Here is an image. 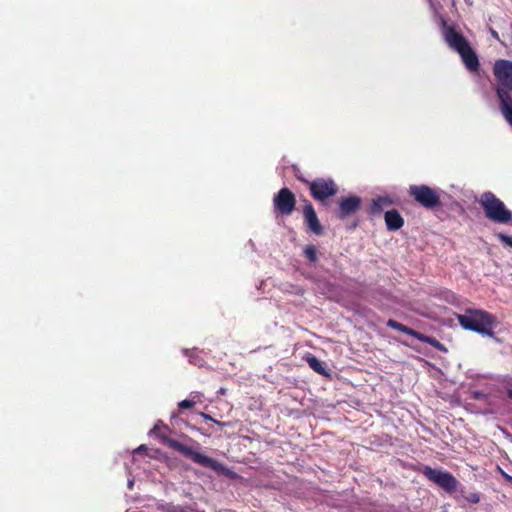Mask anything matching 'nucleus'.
<instances>
[{"label":"nucleus","instance_id":"obj_1","mask_svg":"<svg viewBox=\"0 0 512 512\" xmlns=\"http://www.w3.org/2000/svg\"><path fill=\"white\" fill-rule=\"evenodd\" d=\"M443 25V37L445 42L461 56L465 67L469 71L476 72L479 69V60L469 42L453 27L446 26L445 21H443Z\"/></svg>","mask_w":512,"mask_h":512},{"label":"nucleus","instance_id":"obj_2","mask_svg":"<svg viewBox=\"0 0 512 512\" xmlns=\"http://www.w3.org/2000/svg\"><path fill=\"white\" fill-rule=\"evenodd\" d=\"M457 320L465 330L488 337L495 336L493 328L496 326V318L484 310L467 309L464 314L457 315Z\"/></svg>","mask_w":512,"mask_h":512},{"label":"nucleus","instance_id":"obj_3","mask_svg":"<svg viewBox=\"0 0 512 512\" xmlns=\"http://www.w3.org/2000/svg\"><path fill=\"white\" fill-rule=\"evenodd\" d=\"M152 433H155L160 438L161 442L168 446L169 448L174 449L175 451L183 454L185 457L190 458L194 463L199 464L203 467H208L213 469L214 471H222L223 465L217 460L208 457L200 452L193 450L191 447L183 445L177 440L171 439L165 435H162L158 432V426L155 425L151 430Z\"/></svg>","mask_w":512,"mask_h":512},{"label":"nucleus","instance_id":"obj_4","mask_svg":"<svg viewBox=\"0 0 512 512\" xmlns=\"http://www.w3.org/2000/svg\"><path fill=\"white\" fill-rule=\"evenodd\" d=\"M487 219L498 224H507L512 220V212L506 208L503 201L492 192H484L479 200Z\"/></svg>","mask_w":512,"mask_h":512},{"label":"nucleus","instance_id":"obj_5","mask_svg":"<svg viewBox=\"0 0 512 512\" xmlns=\"http://www.w3.org/2000/svg\"><path fill=\"white\" fill-rule=\"evenodd\" d=\"M493 74L496 78L497 96L512 93V61L500 59L494 63Z\"/></svg>","mask_w":512,"mask_h":512},{"label":"nucleus","instance_id":"obj_6","mask_svg":"<svg viewBox=\"0 0 512 512\" xmlns=\"http://www.w3.org/2000/svg\"><path fill=\"white\" fill-rule=\"evenodd\" d=\"M409 194L426 209H434L441 205L439 191L427 185H411Z\"/></svg>","mask_w":512,"mask_h":512},{"label":"nucleus","instance_id":"obj_7","mask_svg":"<svg viewBox=\"0 0 512 512\" xmlns=\"http://www.w3.org/2000/svg\"><path fill=\"white\" fill-rule=\"evenodd\" d=\"M423 475L431 482L437 484L448 493H455L458 486L457 479L448 471L424 466Z\"/></svg>","mask_w":512,"mask_h":512},{"label":"nucleus","instance_id":"obj_8","mask_svg":"<svg viewBox=\"0 0 512 512\" xmlns=\"http://www.w3.org/2000/svg\"><path fill=\"white\" fill-rule=\"evenodd\" d=\"M309 188L313 198L323 203L338 192L332 179L317 178L309 183Z\"/></svg>","mask_w":512,"mask_h":512},{"label":"nucleus","instance_id":"obj_9","mask_svg":"<svg viewBox=\"0 0 512 512\" xmlns=\"http://www.w3.org/2000/svg\"><path fill=\"white\" fill-rule=\"evenodd\" d=\"M295 196L288 188H282L273 199L276 210L283 215H290L295 209Z\"/></svg>","mask_w":512,"mask_h":512},{"label":"nucleus","instance_id":"obj_10","mask_svg":"<svg viewBox=\"0 0 512 512\" xmlns=\"http://www.w3.org/2000/svg\"><path fill=\"white\" fill-rule=\"evenodd\" d=\"M361 200L357 196H350L343 198L339 202L338 217L345 219L348 216L354 214L360 208Z\"/></svg>","mask_w":512,"mask_h":512},{"label":"nucleus","instance_id":"obj_11","mask_svg":"<svg viewBox=\"0 0 512 512\" xmlns=\"http://www.w3.org/2000/svg\"><path fill=\"white\" fill-rule=\"evenodd\" d=\"M303 213L305 222L309 229L311 230V232H313L316 235H321L323 232V228L318 220L316 212L311 203H307L305 205Z\"/></svg>","mask_w":512,"mask_h":512},{"label":"nucleus","instance_id":"obj_12","mask_svg":"<svg viewBox=\"0 0 512 512\" xmlns=\"http://www.w3.org/2000/svg\"><path fill=\"white\" fill-rule=\"evenodd\" d=\"M384 218H385V223H386L387 229L390 231H396V230L400 229L404 224V220H403L402 216L395 209L387 211L385 213Z\"/></svg>","mask_w":512,"mask_h":512},{"label":"nucleus","instance_id":"obj_13","mask_svg":"<svg viewBox=\"0 0 512 512\" xmlns=\"http://www.w3.org/2000/svg\"><path fill=\"white\" fill-rule=\"evenodd\" d=\"M499 100V107L505 120L512 126V96L500 95L497 96Z\"/></svg>","mask_w":512,"mask_h":512},{"label":"nucleus","instance_id":"obj_14","mask_svg":"<svg viewBox=\"0 0 512 512\" xmlns=\"http://www.w3.org/2000/svg\"><path fill=\"white\" fill-rule=\"evenodd\" d=\"M392 203L393 201L388 196L378 197L372 202L371 212L372 214L381 213L385 207L390 206Z\"/></svg>","mask_w":512,"mask_h":512},{"label":"nucleus","instance_id":"obj_15","mask_svg":"<svg viewBox=\"0 0 512 512\" xmlns=\"http://www.w3.org/2000/svg\"><path fill=\"white\" fill-rule=\"evenodd\" d=\"M387 326L394 329V330H397V331H400L404 334H407V335H410V336H413L414 338H417L418 337V334L419 332L403 325L402 323L396 321V320H393V319H389L387 321Z\"/></svg>","mask_w":512,"mask_h":512},{"label":"nucleus","instance_id":"obj_16","mask_svg":"<svg viewBox=\"0 0 512 512\" xmlns=\"http://www.w3.org/2000/svg\"><path fill=\"white\" fill-rule=\"evenodd\" d=\"M454 498L460 502L461 499H465L469 503L477 504L480 501V495L478 493L465 494L463 489H457Z\"/></svg>","mask_w":512,"mask_h":512},{"label":"nucleus","instance_id":"obj_17","mask_svg":"<svg viewBox=\"0 0 512 512\" xmlns=\"http://www.w3.org/2000/svg\"><path fill=\"white\" fill-rule=\"evenodd\" d=\"M306 361L309 364L310 368L313 369L315 372L326 375V370L323 366V363L317 359L314 355H308L306 357Z\"/></svg>","mask_w":512,"mask_h":512},{"label":"nucleus","instance_id":"obj_18","mask_svg":"<svg viewBox=\"0 0 512 512\" xmlns=\"http://www.w3.org/2000/svg\"><path fill=\"white\" fill-rule=\"evenodd\" d=\"M417 340L423 342V343H427L429 345H431L432 347L440 350V351H446V348L444 347V345L442 343H440L436 338L434 337H431V336H426L422 333L419 332L418 334V337L416 338Z\"/></svg>","mask_w":512,"mask_h":512},{"label":"nucleus","instance_id":"obj_19","mask_svg":"<svg viewBox=\"0 0 512 512\" xmlns=\"http://www.w3.org/2000/svg\"><path fill=\"white\" fill-rule=\"evenodd\" d=\"M201 395L198 392L192 393L190 399H185L179 402L178 406L180 409H190L192 408L197 402L200 401Z\"/></svg>","mask_w":512,"mask_h":512},{"label":"nucleus","instance_id":"obj_20","mask_svg":"<svg viewBox=\"0 0 512 512\" xmlns=\"http://www.w3.org/2000/svg\"><path fill=\"white\" fill-rule=\"evenodd\" d=\"M184 352L188 355L190 363H192V364H194L196 366H202L203 365L204 360H203L202 357H200L198 355V352H197L196 349H193L191 351L185 350Z\"/></svg>","mask_w":512,"mask_h":512},{"label":"nucleus","instance_id":"obj_21","mask_svg":"<svg viewBox=\"0 0 512 512\" xmlns=\"http://www.w3.org/2000/svg\"><path fill=\"white\" fill-rule=\"evenodd\" d=\"M304 254L306 258L311 262H315L317 260L316 249L313 245L306 246L304 249Z\"/></svg>","mask_w":512,"mask_h":512},{"label":"nucleus","instance_id":"obj_22","mask_svg":"<svg viewBox=\"0 0 512 512\" xmlns=\"http://www.w3.org/2000/svg\"><path fill=\"white\" fill-rule=\"evenodd\" d=\"M497 238L505 245L512 247V237L503 233H498Z\"/></svg>","mask_w":512,"mask_h":512},{"label":"nucleus","instance_id":"obj_23","mask_svg":"<svg viewBox=\"0 0 512 512\" xmlns=\"http://www.w3.org/2000/svg\"><path fill=\"white\" fill-rule=\"evenodd\" d=\"M167 512H185L181 506L168 505L166 508Z\"/></svg>","mask_w":512,"mask_h":512},{"label":"nucleus","instance_id":"obj_24","mask_svg":"<svg viewBox=\"0 0 512 512\" xmlns=\"http://www.w3.org/2000/svg\"><path fill=\"white\" fill-rule=\"evenodd\" d=\"M489 32H490L491 36H492L494 39H496V40H499V39H500V38H499V34H498V32H497L496 30H494L493 28H490V29H489Z\"/></svg>","mask_w":512,"mask_h":512},{"label":"nucleus","instance_id":"obj_25","mask_svg":"<svg viewBox=\"0 0 512 512\" xmlns=\"http://www.w3.org/2000/svg\"><path fill=\"white\" fill-rule=\"evenodd\" d=\"M133 485H134V480L133 479L128 480V488L132 489Z\"/></svg>","mask_w":512,"mask_h":512},{"label":"nucleus","instance_id":"obj_26","mask_svg":"<svg viewBox=\"0 0 512 512\" xmlns=\"http://www.w3.org/2000/svg\"><path fill=\"white\" fill-rule=\"evenodd\" d=\"M146 449L145 445H140L135 451H144Z\"/></svg>","mask_w":512,"mask_h":512},{"label":"nucleus","instance_id":"obj_27","mask_svg":"<svg viewBox=\"0 0 512 512\" xmlns=\"http://www.w3.org/2000/svg\"><path fill=\"white\" fill-rule=\"evenodd\" d=\"M506 393H507V396H508L510 399H512V389H507Z\"/></svg>","mask_w":512,"mask_h":512},{"label":"nucleus","instance_id":"obj_28","mask_svg":"<svg viewBox=\"0 0 512 512\" xmlns=\"http://www.w3.org/2000/svg\"><path fill=\"white\" fill-rule=\"evenodd\" d=\"M506 393H507V396H508L510 399H512V389H507Z\"/></svg>","mask_w":512,"mask_h":512}]
</instances>
